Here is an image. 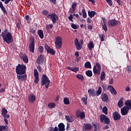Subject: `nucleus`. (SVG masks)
<instances>
[{
  "instance_id": "obj_40",
  "label": "nucleus",
  "mask_w": 131,
  "mask_h": 131,
  "mask_svg": "<svg viewBox=\"0 0 131 131\" xmlns=\"http://www.w3.org/2000/svg\"><path fill=\"white\" fill-rule=\"evenodd\" d=\"M86 75L87 76H89V77H91L93 76V73L92 72V71H88L86 72Z\"/></svg>"
},
{
  "instance_id": "obj_28",
  "label": "nucleus",
  "mask_w": 131,
  "mask_h": 131,
  "mask_svg": "<svg viewBox=\"0 0 131 131\" xmlns=\"http://www.w3.org/2000/svg\"><path fill=\"white\" fill-rule=\"evenodd\" d=\"M49 109H53L56 107V104L54 102L49 103L48 105Z\"/></svg>"
},
{
  "instance_id": "obj_56",
  "label": "nucleus",
  "mask_w": 131,
  "mask_h": 131,
  "mask_svg": "<svg viewBox=\"0 0 131 131\" xmlns=\"http://www.w3.org/2000/svg\"><path fill=\"white\" fill-rule=\"evenodd\" d=\"M26 19L28 21V22H30V20L29 19V16L26 15L25 16Z\"/></svg>"
},
{
  "instance_id": "obj_52",
  "label": "nucleus",
  "mask_w": 131,
  "mask_h": 131,
  "mask_svg": "<svg viewBox=\"0 0 131 131\" xmlns=\"http://www.w3.org/2000/svg\"><path fill=\"white\" fill-rule=\"evenodd\" d=\"M6 129V126L0 125V131L5 130Z\"/></svg>"
},
{
  "instance_id": "obj_9",
  "label": "nucleus",
  "mask_w": 131,
  "mask_h": 131,
  "mask_svg": "<svg viewBox=\"0 0 131 131\" xmlns=\"http://www.w3.org/2000/svg\"><path fill=\"white\" fill-rule=\"evenodd\" d=\"M29 49L30 52L34 53V38L32 37L30 38Z\"/></svg>"
},
{
  "instance_id": "obj_49",
  "label": "nucleus",
  "mask_w": 131,
  "mask_h": 131,
  "mask_svg": "<svg viewBox=\"0 0 131 131\" xmlns=\"http://www.w3.org/2000/svg\"><path fill=\"white\" fill-rule=\"evenodd\" d=\"M102 27L104 31H107L108 30V29L107 28V26H106V25H103Z\"/></svg>"
},
{
  "instance_id": "obj_37",
  "label": "nucleus",
  "mask_w": 131,
  "mask_h": 131,
  "mask_svg": "<svg viewBox=\"0 0 131 131\" xmlns=\"http://www.w3.org/2000/svg\"><path fill=\"white\" fill-rule=\"evenodd\" d=\"M84 67L85 68H92V66L91 65V62L89 61L86 62L84 64Z\"/></svg>"
},
{
  "instance_id": "obj_31",
  "label": "nucleus",
  "mask_w": 131,
  "mask_h": 131,
  "mask_svg": "<svg viewBox=\"0 0 131 131\" xmlns=\"http://www.w3.org/2000/svg\"><path fill=\"white\" fill-rule=\"evenodd\" d=\"M83 127L88 130L92 129V128H93V127L90 124H84Z\"/></svg>"
},
{
  "instance_id": "obj_5",
  "label": "nucleus",
  "mask_w": 131,
  "mask_h": 131,
  "mask_svg": "<svg viewBox=\"0 0 131 131\" xmlns=\"http://www.w3.org/2000/svg\"><path fill=\"white\" fill-rule=\"evenodd\" d=\"M100 119L101 122L105 124H109L110 123V119L104 115H101L100 116Z\"/></svg>"
},
{
  "instance_id": "obj_2",
  "label": "nucleus",
  "mask_w": 131,
  "mask_h": 131,
  "mask_svg": "<svg viewBox=\"0 0 131 131\" xmlns=\"http://www.w3.org/2000/svg\"><path fill=\"white\" fill-rule=\"evenodd\" d=\"M16 72L17 74L19 75L25 74L26 72V66L24 64L20 65V64H18L16 68Z\"/></svg>"
},
{
  "instance_id": "obj_23",
  "label": "nucleus",
  "mask_w": 131,
  "mask_h": 131,
  "mask_svg": "<svg viewBox=\"0 0 131 131\" xmlns=\"http://www.w3.org/2000/svg\"><path fill=\"white\" fill-rule=\"evenodd\" d=\"M118 106L119 108L123 107V98H121L118 102Z\"/></svg>"
},
{
  "instance_id": "obj_51",
  "label": "nucleus",
  "mask_w": 131,
  "mask_h": 131,
  "mask_svg": "<svg viewBox=\"0 0 131 131\" xmlns=\"http://www.w3.org/2000/svg\"><path fill=\"white\" fill-rule=\"evenodd\" d=\"M39 52L40 53H42V52H43V47H42V46H40L39 47Z\"/></svg>"
},
{
  "instance_id": "obj_43",
  "label": "nucleus",
  "mask_w": 131,
  "mask_h": 131,
  "mask_svg": "<svg viewBox=\"0 0 131 131\" xmlns=\"http://www.w3.org/2000/svg\"><path fill=\"white\" fill-rule=\"evenodd\" d=\"M79 70V68H73L72 69V71H73V72H75V73H76V72H77V71H78Z\"/></svg>"
},
{
  "instance_id": "obj_44",
  "label": "nucleus",
  "mask_w": 131,
  "mask_h": 131,
  "mask_svg": "<svg viewBox=\"0 0 131 131\" xmlns=\"http://www.w3.org/2000/svg\"><path fill=\"white\" fill-rule=\"evenodd\" d=\"M107 4L111 7L112 5H113V2H112V0H105Z\"/></svg>"
},
{
  "instance_id": "obj_60",
  "label": "nucleus",
  "mask_w": 131,
  "mask_h": 131,
  "mask_svg": "<svg viewBox=\"0 0 131 131\" xmlns=\"http://www.w3.org/2000/svg\"><path fill=\"white\" fill-rule=\"evenodd\" d=\"M87 22H88V23H91L92 22V20L91 19V18H88L87 19Z\"/></svg>"
},
{
  "instance_id": "obj_48",
  "label": "nucleus",
  "mask_w": 131,
  "mask_h": 131,
  "mask_svg": "<svg viewBox=\"0 0 131 131\" xmlns=\"http://www.w3.org/2000/svg\"><path fill=\"white\" fill-rule=\"evenodd\" d=\"M99 36H100V38H101V41H104V38H105V35H100Z\"/></svg>"
},
{
  "instance_id": "obj_41",
  "label": "nucleus",
  "mask_w": 131,
  "mask_h": 131,
  "mask_svg": "<svg viewBox=\"0 0 131 131\" xmlns=\"http://www.w3.org/2000/svg\"><path fill=\"white\" fill-rule=\"evenodd\" d=\"M63 102H64L65 105H69V104H70V102L69 101V99H67V98H65L63 100Z\"/></svg>"
},
{
  "instance_id": "obj_3",
  "label": "nucleus",
  "mask_w": 131,
  "mask_h": 131,
  "mask_svg": "<svg viewBox=\"0 0 131 131\" xmlns=\"http://www.w3.org/2000/svg\"><path fill=\"white\" fill-rule=\"evenodd\" d=\"M50 82H51L50 81V80H49L48 77H47L46 75H43L42 79L41 82V85H45L46 89H48L50 85Z\"/></svg>"
},
{
  "instance_id": "obj_55",
  "label": "nucleus",
  "mask_w": 131,
  "mask_h": 131,
  "mask_svg": "<svg viewBox=\"0 0 131 131\" xmlns=\"http://www.w3.org/2000/svg\"><path fill=\"white\" fill-rule=\"evenodd\" d=\"M114 82V80H113V79H111L109 81L110 84H113Z\"/></svg>"
},
{
  "instance_id": "obj_6",
  "label": "nucleus",
  "mask_w": 131,
  "mask_h": 131,
  "mask_svg": "<svg viewBox=\"0 0 131 131\" xmlns=\"http://www.w3.org/2000/svg\"><path fill=\"white\" fill-rule=\"evenodd\" d=\"M55 46L57 49H61L62 47V37L57 36L55 38Z\"/></svg>"
},
{
  "instance_id": "obj_32",
  "label": "nucleus",
  "mask_w": 131,
  "mask_h": 131,
  "mask_svg": "<svg viewBox=\"0 0 131 131\" xmlns=\"http://www.w3.org/2000/svg\"><path fill=\"white\" fill-rule=\"evenodd\" d=\"M66 119L68 122H72L73 121V118L71 116H66Z\"/></svg>"
},
{
  "instance_id": "obj_20",
  "label": "nucleus",
  "mask_w": 131,
  "mask_h": 131,
  "mask_svg": "<svg viewBox=\"0 0 131 131\" xmlns=\"http://www.w3.org/2000/svg\"><path fill=\"white\" fill-rule=\"evenodd\" d=\"M36 62L38 64H42L43 63V55H40L38 57Z\"/></svg>"
},
{
  "instance_id": "obj_7",
  "label": "nucleus",
  "mask_w": 131,
  "mask_h": 131,
  "mask_svg": "<svg viewBox=\"0 0 131 131\" xmlns=\"http://www.w3.org/2000/svg\"><path fill=\"white\" fill-rule=\"evenodd\" d=\"M47 18L48 19H51L53 23L55 24L57 22V20H58V17L57 15L55 14V13H49L47 15Z\"/></svg>"
},
{
  "instance_id": "obj_8",
  "label": "nucleus",
  "mask_w": 131,
  "mask_h": 131,
  "mask_svg": "<svg viewBox=\"0 0 131 131\" xmlns=\"http://www.w3.org/2000/svg\"><path fill=\"white\" fill-rule=\"evenodd\" d=\"M93 72L95 74H100L101 72V65L97 62L93 68Z\"/></svg>"
},
{
  "instance_id": "obj_4",
  "label": "nucleus",
  "mask_w": 131,
  "mask_h": 131,
  "mask_svg": "<svg viewBox=\"0 0 131 131\" xmlns=\"http://www.w3.org/2000/svg\"><path fill=\"white\" fill-rule=\"evenodd\" d=\"M74 45L76 48V49L80 51L81 49H82V45H83V40H81L79 42L78 39L76 38L74 39Z\"/></svg>"
},
{
  "instance_id": "obj_61",
  "label": "nucleus",
  "mask_w": 131,
  "mask_h": 131,
  "mask_svg": "<svg viewBox=\"0 0 131 131\" xmlns=\"http://www.w3.org/2000/svg\"><path fill=\"white\" fill-rule=\"evenodd\" d=\"M75 56H76V57H78L79 56V53H78V52H76Z\"/></svg>"
},
{
  "instance_id": "obj_42",
  "label": "nucleus",
  "mask_w": 131,
  "mask_h": 131,
  "mask_svg": "<svg viewBox=\"0 0 131 131\" xmlns=\"http://www.w3.org/2000/svg\"><path fill=\"white\" fill-rule=\"evenodd\" d=\"M53 28V25H46V29L47 30H50V29H52Z\"/></svg>"
},
{
  "instance_id": "obj_45",
  "label": "nucleus",
  "mask_w": 131,
  "mask_h": 131,
  "mask_svg": "<svg viewBox=\"0 0 131 131\" xmlns=\"http://www.w3.org/2000/svg\"><path fill=\"white\" fill-rule=\"evenodd\" d=\"M71 27L73 29H77L78 28V26L73 24H71Z\"/></svg>"
},
{
  "instance_id": "obj_21",
  "label": "nucleus",
  "mask_w": 131,
  "mask_h": 131,
  "mask_svg": "<svg viewBox=\"0 0 131 131\" xmlns=\"http://www.w3.org/2000/svg\"><path fill=\"white\" fill-rule=\"evenodd\" d=\"M125 107H126L127 109L131 110V100H128L126 101L125 102Z\"/></svg>"
},
{
  "instance_id": "obj_26",
  "label": "nucleus",
  "mask_w": 131,
  "mask_h": 131,
  "mask_svg": "<svg viewBox=\"0 0 131 131\" xmlns=\"http://www.w3.org/2000/svg\"><path fill=\"white\" fill-rule=\"evenodd\" d=\"M94 42H93V41H90L89 43H88V47L89 50H90V51H92V50H93V49H94Z\"/></svg>"
},
{
  "instance_id": "obj_47",
  "label": "nucleus",
  "mask_w": 131,
  "mask_h": 131,
  "mask_svg": "<svg viewBox=\"0 0 131 131\" xmlns=\"http://www.w3.org/2000/svg\"><path fill=\"white\" fill-rule=\"evenodd\" d=\"M1 9L4 14H7V11L6 10V8H5V7L3 6L2 7H1Z\"/></svg>"
},
{
  "instance_id": "obj_30",
  "label": "nucleus",
  "mask_w": 131,
  "mask_h": 131,
  "mask_svg": "<svg viewBox=\"0 0 131 131\" xmlns=\"http://www.w3.org/2000/svg\"><path fill=\"white\" fill-rule=\"evenodd\" d=\"M17 77L18 78V79H19V80H20V81H23V80H24V79H25V78L26 77V75H17Z\"/></svg>"
},
{
  "instance_id": "obj_27",
  "label": "nucleus",
  "mask_w": 131,
  "mask_h": 131,
  "mask_svg": "<svg viewBox=\"0 0 131 131\" xmlns=\"http://www.w3.org/2000/svg\"><path fill=\"white\" fill-rule=\"evenodd\" d=\"M8 114V110L6 108H3L2 111V115L3 117H6V116Z\"/></svg>"
},
{
  "instance_id": "obj_64",
  "label": "nucleus",
  "mask_w": 131,
  "mask_h": 131,
  "mask_svg": "<svg viewBox=\"0 0 131 131\" xmlns=\"http://www.w3.org/2000/svg\"><path fill=\"white\" fill-rule=\"evenodd\" d=\"M58 129H58V127H55L54 128L53 131H58Z\"/></svg>"
},
{
  "instance_id": "obj_46",
  "label": "nucleus",
  "mask_w": 131,
  "mask_h": 131,
  "mask_svg": "<svg viewBox=\"0 0 131 131\" xmlns=\"http://www.w3.org/2000/svg\"><path fill=\"white\" fill-rule=\"evenodd\" d=\"M43 15H45V16H48L49 15V11L48 10H43L42 11Z\"/></svg>"
},
{
  "instance_id": "obj_19",
  "label": "nucleus",
  "mask_w": 131,
  "mask_h": 131,
  "mask_svg": "<svg viewBox=\"0 0 131 131\" xmlns=\"http://www.w3.org/2000/svg\"><path fill=\"white\" fill-rule=\"evenodd\" d=\"M108 90H109L110 92H111V94L113 95H117V92L116 90L113 88L112 85H108Z\"/></svg>"
},
{
  "instance_id": "obj_33",
  "label": "nucleus",
  "mask_w": 131,
  "mask_h": 131,
  "mask_svg": "<svg viewBox=\"0 0 131 131\" xmlns=\"http://www.w3.org/2000/svg\"><path fill=\"white\" fill-rule=\"evenodd\" d=\"M22 59L25 63H28V57H27V55H24L22 57Z\"/></svg>"
},
{
  "instance_id": "obj_50",
  "label": "nucleus",
  "mask_w": 131,
  "mask_h": 131,
  "mask_svg": "<svg viewBox=\"0 0 131 131\" xmlns=\"http://www.w3.org/2000/svg\"><path fill=\"white\" fill-rule=\"evenodd\" d=\"M2 2H5L4 4H5V5H8V4H9V3H10V2H11V0H1Z\"/></svg>"
},
{
  "instance_id": "obj_17",
  "label": "nucleus",
  "mask_w": 131,
  "mask_h": 131,
  "mask_svg": "<svg viewBox=\"0 0 131 131\" xmlns=\"http://www.w3.org/2000/svg\"><path fill=\"white\" fill-rule=\"evenodd\" d=\"M88 94L90 97H96V92L94 89H91L88 90Z\"/></svg>"
},
{
  "instance_id": "obj_39",
  "label": "nucleus",
  "mask_w": 131,
  "mask_h": 131,
  "mask_svg": "<svg viewBox=\"0 0 131 131\" xmlns=\"http://www.w3.org/2000/svg\"><path fill=\"white\" fill-rule=\"evenodd\" d=\"M103 79H105V72H102L100 76V80L103 81Z\"/></svg>"
},
{
  "instance_id": "obj_34",
  "label": "nucleus",
  "mask_w": 131,
  "mask_h": 131,
  "mask_svg": "<svg viewBox=\"0 0 131 131\" xmlns=\"http://www.w3.org/2000/svg\"><path fill=\"white\" fill-rule=\"evenodd\" d=\"M88 15L91 17L92 18L96 15V12L95 11H88Z\"/></svg>"
},
{
  "instance_id": "obj_22",
  "label": "nucleus",
  "mask_w": 131,
  "mask_h": 131,
  "mask_svg": "<svg viewBox=\"0 0 131 131\" xmlns=\"http://www.w3.org/2000/svg\"><path fill=\"white\" fill-rule=\"evenodd\" d=\"M101 94H102V87L99 86L95 93V95L97 97H99Z\"/></svg>"
},
{
  "instance_id": "obj_10",
  "label": "nucleus",
  "mask_w": 131,
  "mask_h": 131,
  "mask_svg": "<svg viewBox=\"0 0 131 131\" xmlns=\"http://www.w3.org/2000/svg\"><path fill=\"white\" fill-rule=\"evenodd\" d=\"M76 116L77 117H80L81 119H84V118H85V113L83 112H81L80 110H77L76 111Z\"/></svg>"
},
{
  "instance_id": "obj_11",
  "label": "nucleus",
  "mask_w": 131,
  "mask_h": 131,
  "mask_svg": "<svg viewBox=\"0 0 131 131\" xmlns=\"http://www.w3.org/2000/svg\"><path fill=\"white\" fill-rule=\"evenodd\" d=\"M117 20L115 19H111L108 20L107 25L110 27H114V26H116L117 25Z\"/></svg>"
},
{
  "instance_id": "obj_13",
  "label": "nucleus",
  "mask_w": 131,
  "mask_h": 131,
  "mask_svg": "<svg viewBox=\"0 0 131 131\" xmlns=\"http://www.w3.org/2000/svg\"><path fill=\"white\" fill-rule=\"evenodd\" d=\"M35 96L33 94H31L28 97V101L31 104H33L34 102H35Z\"/></svg>"
},
{
  "instance_id": "obj_15",
  "label": "nucleus",
  "mask_w": 131,
  "mask_h": 131,
  "mask_svg": "<svg viewBox=\"0 0 131 131\" xmlns=\"http://www.w3.org/2000/svg\"><path fill=\"white\" fill-rule=\"evenodd\" d=\"M34 75L35 77V80H34L35 83H38L39 78H38V72H37V70L35 69L34 70Z\"/></svg>"
},
{
  "instance_id": "obj_38",
  "label": "nucleus",
  "mask_w": 131,
  "mask_h": 131,
  "mask_svg": "<svg viewBox=\"0 0 131 131\" xmlns=\"http://www.w3.org/2000/svg\"><path fill=\"white\" fill-rule=\"evenodd\" d=\"M82 101L85 105L88 104V97H83L82 98Z\"/></svg>"
},
{
  "instance_id": "obj_16",
  "label": "nucleus",
  "mask_w": 131,
  "mask_h": 131,
  "mask_svg": "<svg viewBox=\"0 0 131 131\" xmlns=\"http://www.w3.org/2000/svg\"><path fill=\"white\" fill-rule=\"evenodd\" d=\"M113 115L114 120H119L121 117L120 114H119L117 112H114L113 113Z\"/></svg>"
},
{
  "instance_id": "obj_14",
  "label": "nucleus",
  "mask_w": 131,
  "mask_h": 131,
  "mask_svg": "<svg viewBox=\"0 0 131 131\" xmlns=\"http://www.w3.org/2000/svg\"><path fill=\"white\" fill-rule=\"evenodd\" d=\"M129 110L127 107L124 106L121 109V113L122 115H126L128 113Z\"/></svg>"
},
{
  "instance_id": "obj_54",
  "label": "nucleus",
  "mask_w": 131,
  "mask_h": 131,
  "mask_svg": "<svg viewBox=\"0 0 131 131\" xmlns=\"http://www.w3.org/2000/svg\"><path fill=\"white\" fill-rule=\"evenodd\" d=\"M102 20L103 21V25H106L107 24V20L105 19L104 17H102Z\"/></svg>"
},
{
  "instance_id": "obj_35",
  "label": "nucleus",
  "mask_w": 131,
  "mask_h": 131,
  "mask_svg": "<svg viewBox=\"0 0 131 131\" xmlns=\"http://www.w3.org/2000/svg\"><path fill=\"white\" fill-rule=\"evenodd\" d=\"M108 100V96H107V94H104L102 96V101L103 102H107V101Z\"/></svg>"
},
{
  "instance_id": "obj_24",
  "label": "nucleus",
  "mask_w": 131,
  "mask_h": 131,
  "mask_svg": "<svg viewBox=\"0 0 131 131\" xmlns=\"http://www.w3.org/2000/svg\"><path fill=\"white\" fill-rule=\"evenodd\" d=\"M76 78L78 79L79 80H80L81 81H83L84 80V77L81 74H77L76 75Z\"/></svg>"
},
{
  "instance_id": "obj_59",
  "label": "nucleus",
  "mask_w": 131,
  "mask_h": 131,
  "mask_svg": "<svg viewBox=\"0 0 131 131\" xmlns=\"http://www.w3.org/2000/svg\"><path fill=\"white\" fill-rule=\"evenodd\" d=\"M125 91L126 92H129V91H130V89H129V87H126L125 89Z\"/></svg>"
},
{
  "instance_id": "obj_25",
  "label": "nucleus",
  "mask_w": 131,
  "mask_h": 131,
  "mask_svg": "<svg viewBox=\"0 0 131 131\" xmlns=\"http://www.w3.org/2000/svg\"><path fill=\"white\" fill-rule=\"evenodd\" d=\"M58 128L59 131H63L65 129V125L63 123H61L58 125Z\"/></svg>"
},
{
  "instance_id": "obj_63",
  "label": "nucleus",
  "mask_w": 131,
  "mask_h": 131,
  "mask_svg": "<svg viewBox=\"0 0 131 131\" xmlns=\"http://www.w3.org/2000/svg\"><path fill=\"white\" fill-rule=\"evenodd\" d=\"M4 92H5V89H4V88L0 90V93H4Z\"/></svg>"
},
{
  "instance_id": "obj_62",
  "label": "nucleus",
  "mask_w": 131,
  "mask_h": 131,
  "mask_svg": "<svg viewBox=\"0 0 131 131\" xmlns=\"http://www.w3.org/2000/svg\"><path fill=\"white\" fill-rule=\"evenodd\" d=\"M72 68H71V67H68L67 68V69L68 70H71V71H72Z\"/></svg>"
},
{
  "instance_id": "obj_57",
  "label": "nucleus",
  "mask_w": 131,
  "mask_h": 131,
  "mask_svg": "<svg viewBox=\"0 0 131 131\" xmlns=\"http://www.w3.org/2000/svg\"><path fill=\"white\" fill-rule=\"evenodd\" d=\"M4 121L6 124H9V122H8V120L7 119H6V117H5Z\"/></svg>"
},
{
  "instance_id": "obj_18",
  "label": "nucleus",
  "mask_w": 131,
  "mask_h": 131,
  "mask_svg": "<svg viewBox=\"0 0 131 131\" xmlns=\"http://www.w3.org/2000/svg\"><path fill=\"white\" fill-rule=\"evenodd\" d=\"M76 5L77 4L76 3V2H74L72 5V8L70 9V11L72 14H73V13H75V11H76Z\"/></svg>"
},
{
  "instance_id": "obj_36",
  "label": "nucleus",
  "mask_w": 131,
  "mask_h": 131,
  "mask_svg": "<svg viewBox=\"0 0 131 131\" xmlns=\"http://www.w3.org/2000/svg\"><path fill=\"white\" fill-rule=\"evenodd\" d=\"M103 113L105 114V115L108 114V108L106 106H104L102 108Z\"/></svg>"
},
{
  "instance_id": "obj_12",
  "label": "nucleus",
  "mask_w": 131,
  "mask_h": 131,
  "mask_svg": "<svg viewBox=\"0 0 131 131\" xmlns=\"http://www.w3.org/2000/svg\"><path fill=\"white\" fill-rule=\"evenodd\" d=\"M45 49L49 54H51L52 55H54L55 54H56V52L55 51V50L50 48V47H49V45L47 44L45 45Z\"/></svg>"
},
{
  "instance_id": "obj_1",
  "label": "nucleus",
  "mask_w": 131,
  "mask_h": 131,
  "mask_svg": "<svg viewBox=\"0 0 131 131\" xmlns=\"http://www.w3.org/2000/svg\"><path fill=\"white\" fill-rule=\"evenodd\" d=\"M2 36L3 38L4 41L7 42V43H11L13 42V36L12 34L9 32L8 29H5L2 33Z\"/></svg>"
},
{
  "instance_id": "obj_29",
  "label": "nucleus",
  "mask_w": 131,
  "mask_h": 131,
  "mask_svg": "<svg viewBox=\"0 0 131 131\" xmlns=\"http://www.w3.org/2000/svg\"><path fill=\"white\" fill-rule=\"evenodd\" d=\"M37 33L40 38L41 39L43 38V32H42V30H38Z\"/></svg>"
},
{
  "instance_id": "obj_53",
  "label": "nucleus",
  "mask_w": 131,
  "mask_h": 131,
  "mask_svg": "<svg viewBox=\"0 0 131 131\" xmlns=\"http://www.w3.org/2000/svg\"><path fill=\"white\" fill-rule=\"evenodd\" d=\"M68 18L70 20V21L73 22V20H72V19H73V15L72 14H71Z\"/></svg>"
},
{
  "instance_id": "obj_58",
  "label": "nucleus",
  "mask_w": 131,
  "mask_h": 131,
  "mask_svg": "<svg viewBox=\"0 0 131 131\" xmlns=\"http://www.w3.org/2000/svg\"><path fill=\"white\" fill-rule=\"evenodd\" d=\"M88 29H89V30H92V29H93V27L90 25L88 27Z\"/></svg>"
}]
</instances>
